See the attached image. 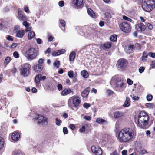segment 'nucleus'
<instances>
[{
	"mask_svg": "<svg viewBox=\"0 0 155 155\" xmlns=\"http://www.w3.org/2000/svg\"><path fill=\"white\" fill-rule=\"evenodd\" d=\"M55 121H56V124L57 125L59 126L61 124V120L58 119V118L55 119Z\"/></svg>",
	"mask_w": 155,
	"mask_h": 155,
	"instance_id": "a19ab883",
	"label": "nucleus"
},
{
	"mask_svg": "<svg viewBox=\"0 0 155 155\" xmlns=\"http://www.w3.org/2000/svg\"><path fill=\"white\" fill-rule=\"evenodd\" d=\"M134 132L130 128H125L121 130L117 134V139L120 142L124 143L129 142L133 137Z\"/></svg>",
	"mask_w": 155,
	"mask_h": 155,
	"instance_id": "f257e3e1",
	"label": "nucleus"
},
{
	"mask_svg": "<svg viewBox=\"0 0 155 155\" xmlns=\"http://www.w3.org/2000/svg\"><path fill=\"white\" fill-rule=\"evenodd\" d=\"M19 134L17 132H14L12 135L11 138L14 141H18L20 138Z\"/></svg>",
	"mask_w": 155,
	"mask_h": 155,
	"instance_id": "dca6fc26",
	"label": "nucleus"
},
{
	"mask_svg": "<svg viewBox=\"0 0 155 155\" xmlns=\"http://www.w3.org/2000/svg\"><path fill=\"white\" fill-rule=\"evenodd\" d=\"M120 27L122 31L126 33L130 32L131 29L130 24L125 22H123L120 24Z\"/></svg>",
	"mask_w": 155,
	"mask_h": 155,
	"instance_id": "0eeeda50",
	"label": "nucleus"
},
{
	"mask_svg": "<svg viewBox=\"0 0 155 155\" xmlns=\"http://www.w3.org/2000/svg\"><path fill=\"white\" fill-rule=\"evenodd\" d=\"M72 103L74 106L77 107L79 105L81 101L79 97L78 96H73L72 97Z\"/></svg>",
	"mask_w": 155,
	"mask_h": 155,
	"instance_id": "4468645a",
	"label": "nucleus"
},
{
	"mask_svg": "<svg viewBox=\"0 0 155 155\" xmlns=\"http://www.w3.org/2000/svg\"><path fill=\"white\" fill-rule=\"evenodd\" d=\"M17 45V44L16 43H13L12 44V45L11 46V48L14 49L15 48Z\"/></svg>",
	"mask_w": 155,
	"mask_h": 155,
	"instance_id": "774afa93",
	"label": "nucleus"
},
{
	"mask_svg": "<svg viewBox=\"0 0 155 155\" xmlns=\"http://www.w3.org/2000/svg\"><path fill=\"white\" fill-rule=\"evenodd\" d=\"M4 144V139L1 137H0V149L3 147Z\"/></svg>",
	"mask_w": 155,
	"mask_h": 155,
	"instance_id": "f704fd0d",
	"label": "nucleus"
},
{
	"mask_svg": "<svg viewBox=\"0 0 155 155\" xmlns=\"http://www.w3.org/2000/svg\"><path fill=\"white\" fill-rule=\"evenodd\" d=\"M131 98L134 101H137L139 99V97L137 95H135L134 94H132L130 95Z\"/></svg>",
	"mask_w": 155,
	"mask_h": 155,
	"instance_id": "4c0bfd02",
	"label": "nucleus"
},
{
	"mask_svg": "<svg viewBox=\"0 0 155 155\" xmlns=\"http://www.w3.org/2000/svg\"><path fill=\"white\" fill-rule=\"evenodd\" d=\"M66 50L64 49L55 51L52 53V55L53 56H57L64 53Z\"/></svg>",
	"mask_w": 155,
	"mask_h": 155,
	"instance_id": "2eb2a0df",
	"label": "nucleus"
},
{
	"mask_svg": "<svg viewBox=\"0 0 155 155\" xmlns=\"http://www.w3.org/2000/svg\"><path fill=\"white\" fill-rule=\"evenodd\" d=\"M60 24H61V25L62 26L64 27L65 26V21L64 20L61 19H60Z\"/></svg>",
	"mask_w": 155,
	"mask_h": 155,
	"instance_id": "09e8293b",
	"label": "nucleus"
},
{
	"mask_svg": "<svg viewBox=\"0 0 155 155\" xmlns=\"http://www.w3.org/2000/svg\"><path fill=\"white\" fill-rule=\"evenodd\" d=\"M123 18L124 20L128 21L129 22H131L132 21V19L129 18L123 15Z\"/></svg>",
	"mask_w": 155,
	"mask_h": 155,
	"instance_id": "58836bf2",
	"label": "nucleus"
},
{
	"mask_svg": "<svg viewBox=\"0 0 155 155\" xmlns=\"http://www.w3.org/2000/svg\"><path fill=\"white\" fill-rule=\"evenodd\" d=\"M148 55L145 52H144L142 56V61L143 62H144L147 61V57Z\"/></svg>",
	"mask_w": 155,
	"mask_h": 155,
	"instance_id": "7c9ffc66",
	"label": "nucleus"
},
{
	"mask_svg": "<svg viewBox=\"0 0 155 155\" xmlns=\"http://www.w3.org/2000/svg\"><path fill=\"white\" fill-rule=\"evenodd\" d=\"M41 75L40 74H38L37 75L35 78V81L36 84H39L41 80Z\"/></svg>",
	"mask_w": 155,
	"mask_h": 155,
	"instance_id": "4be33fe9",
	"label": "nucleus"
},
{
	"mask_svg": "<svg viewBox=\"0 0 155 155\" xmlns=\"http://www.w3.org/2000/svg\"><path fill=\"white\" fill-rule=\"evenodd\" d=\"M31 66L28 63H25L22 64L20 67V73L22 76H27L29 74Z\"/></svg>",
	"mask_w": 155,
	"mask_h": 155,
	"instance_id": "39448f33",
	"label": "nucleus"
},
{
	"mask_svg": "<svg viewBox=\"0 0 155 155\" xmlns=\"http://www.w3.org/2000/svg\"><path fill=\"white\" fill-rule=\"evenodd\" d=\"M110 155H119L117 150H115L110 154Z\"/></svg>",
	"mask_w": 155,
	"mask_h": 155,
	"instance_id": "680f3d73",
	"label": "nucleus"
},
{
	"mask_svg": "<svg viewBox=\"0 0 155 155\" xmlns=\"http://www.w3.org/2000/svg\"><path fill=\"white\" fill-rule=\"evenodd\" d=\"M63 132L64 134H67L68 133V131L67 128L66 127H64L63 128Z\"/></svg>",
	"mask_w": 155,
	"mask_h": 155,
	"instance_id": "338daca9",
	"label": "nucleus"
},
{
	"mask_svg": "<svg viewBox=\"0 0 155 155\" xmlns=\"http://www.w3.org/2000/svg\"><path fill=\"white\" fill-rule=\"evenodd\" d=\"M81 74L82 77L85 78H88V74L87 71L86 70H83L81 72Z\"/></svg>",
	"mask_w": 155,
	"mask_h": 155,
	"instance_id": "bb28decb",
	"label": "nucleus"
},
{
	"mask_svg": "<svg viewBox=\"0 0 155 155\" xmlns=\"http://www.w3.org/2000/svg\"><path fill=\"white\" fill-rule=\"evenodd\" d=\"M27 21H24L23 22V24L25 27L28 28L30 26V24Z\"/></svg>",
	"mask_w": 155,
	"mask_h": 155,
	"instance_id": "79ce46f5",
	"label": "nucleus"
},
{
	"mask_svg": "<svg viewBox=\"0 0 155 155\" xmlns=\"http://www.w3.org/2000/svg\"><path fill=\"white\" fill-rule=\"evenodd\" d=\"M44 61H45V60L44 59H43L42 58H41L39 59V60H38V63L39 64H43L44 63Z\"/></svg>",
	"mask_w": 155,
	"mask_h": 155,
	"instance_id": "e2e57ef3",
	"label": "nucleus"
},
{
	"mask_svg": "<svg viewBox=\"0 0 155 155\" xmlns=\"http://www.w3.org/2000/svg\"><path fill=\"white\" fill-rule=\"evenodd\" d=\"M134 45V49L139 50L141 48V46L138 43H136Z\"/></svg>",
	"mask_w": 155,
	"mask_h": 155,
	"instance_id": "e433bc0d",
	"label": "nucleus"
},
{
	"mask_svg": "<svg viewBox=\"0 0 155 155\" xmlns=\"http://www.w3.org/2000/svg\"><path fill=\"white\" fill-rule=\"evenodd\" d=\"M24 55L28 60H31L37 58L38 55V51L34 48L31 47L24 51Z\"/></svg>",
	"mask_w": 155,
	"mask_h": 155,
	"instance_id": "7ed1b4c3",
	"label": "nucleus"
},
{
	"mask_svg": "<svg viewBox=\"0 0 155 155\" xmlns=\"http://www.w3.org/2000/svg\"><path fill=\"white\" fill-rule=\"evenodd\" d=\"M145 69V68L143 67H141L139 69V71L140 73H142L143 72Z\"/></svg>",
	"mask_w": 155,
	"mask_h": 155,
	"instance_id": "864d4df0",
	"label": "nucleus"
},
{
	"mask_svg": "<svg viewBox=\"0 0 155 155\" xmlns=\"http://www.w3.org/2000/svg\"><path fill=\"white\" fill-rule=\"evenodd\" d=\"M147 101H151L153 98V96L151 94H148L146 97Z\"/></svg>",
	"mask_w": 155,
	"mask_h": 155,
	"instance_id": "ea45409f",
	"label": "nucleus"
},
{
	"mask_svg": "<svg viewBox=\"0 0 155 155\" xmlns=\"http://www.w3.org/2000/svg\"><path fill=\"white\" fill-rule=\"evenodd\" d=\"M92 152L96 155H102V151L100 147L93 146L91 147Z\"/></svg>",
	"mask_w": 155,
	"mask_h": 155,
	"instance_id": "9b49d317",
	"label": "nucleus"
},
{
	"mask_svg": "<svg viewBox=\"0 0 155 155\" xmlns=\"http://www.w3.org/2000/svg\"><path fill=\"white\" fill-rule=\"evenodd\" d=\"M149 119V117L147 114L144 111H142L138 115L136 123L140 127L145 129L148 123Z\"/></svg>",
	"mask_w": 155,
	"mask_h": 155,
	"instance_id": "f03ea898",
	"label": "nucleus"
},
{
	"mask_svg": "<svg viewBox=\"0 0 155 155\" xmlns=\"http://www.w3.org/2000/svg\"><path fill=\"white\" fill-rule=\"evenodd\" d=\"M76 54L75 52L72 51L69 55V60L70 61H73L75 57Z\"/></svg>",
	"mask_w": 155,
	"mask_h": 155,
	"instance_id": "393cba45",
	"label": "nucleus"
},
{
	"mask_svg": "<svg viewBox=\"0 0 155 155\" xmlns=\"http://www.w3.org/2000/svg\"><path fill=\"white\" fill-rule=\"evenodd\" d=\"M69 127L71 130H74L75 128V126L74 124H71L69 126Z\"/></svg>",
	"mask_w": 155,
	"mask_h": 155,
	"instance_id": "13d9d810",
	"label": "nucleus"
},
{
	"mask_svg": "<svg viewBox=\"0 0 155 155\" xmlns=\"http://www.w3.org/2000/svg\"><path fill=\"white\" fill-rule=\"evenodd\" d=\"M123 115L122 112L119 111H117L115 112L114 114V117L115 118H117L120 117Z\"/></svg>",
	"mask_w": 155,
	"mask_h": 155,
	"instance_id": "c756f323",
	"label": "nucleus"
},
{
	"mask_svg": "<svg viewBox=\"0 0 155 155\" xmlns=\"http://www.w3.org/2000/svg\"><path fill=\"white\" fill-rule=\"evenodd\" d=\"M90 104L88 103H85L84 104L83 106L86 108H88L90 106Z\"/></svg>",
	"mask_w": 155,
	"mask_h": 155,
	"instance_id": "bf43d9fd",
	"label": "nucleus"
},
{
	"mask_svg": "<svg viewBox=\"0 0 155 155\" xmlns=\"http://www.w3.org/2000/svg\"><path fill=\"white\" fill-rule=\"evenodd\" d=\"M43 66L41 65L36 64L35 65L34 67V69L35 72H39L42 70Z\"/></svg>",
	"mask_w": 155,
	"mask_h": 155,
	"instance_id": "6ab92c4d",
	"label": "nucleus"
},
{
	"mask_svg": "<svg viewBox=\"0 0 155 155\" xmlns=\"http://www.w3.org/2000/svg\"><path fill=\"white\" fill-rule=\"evenodd\" d=\"M18 16L17 17L20 21L27 20V17L20 8H18Z\"/></svg>",
	"mask_w": 155,
	"mask_h": 155,
	"instance_id": "1a4fd4ad",
	"label": "nucleus"
},
{
	"mask_svg": "<svg viewBox=\"0 0 155 155\" xmlns=\"http://www.w3.org/2000/svg\"><path fill=\"white\" fill-rule=\"evenodd\" d=\"M149 55L150 56L153 58H154L155 57V53L150 52L149 53Z\"/></svg>",
	"mask_w": 155,
	"mask_h": 155,
	"instance_id": "052dcab7",
	"label": "nucleus"
},
{
	"mask_svg": "<svg viewBox=\"0 0 155 155\" xmlns=\"http://www.w3.org/2000/svg\"><path fill=\"white\" fill-rule=\"evenodd\" d=\"M116 90L119 92L123 91L126 86V84L121 80L117 81L116 84Z\"/></svg>",
	"mask_w": 155,
	"mask_h": 155,
	"instance_id": "423d86ee",
	"label": "nucleus"
},
{
	"mask_svg": "<svg viewBox=\"0 0 155 155\" xmlns=\"http://www.w3.org/2000/svg\"><path fill=\"white\" fill-rule=\"evenodd\" d=\"M150 66L152 68H154L155 67V60L152 61Z\"/></svg>",
	"mask_w": 155,
	"mask_h": 155,
	"instance_id": "69168bd1",
	"label": "nucleus"
},
{
	"mask_svg": "<svg viewBox=\"0 0 155 155\" xmlns=\"http://www.w3.org/2000/svg\"><path fill=\"white\" fill-rule=\"evenodd\" d=\"M134 50V45H130L125 48V51L127 53H130L133 52V50Z\"/></svg>",
	"mask_w": 155,
	"mask_h": 155,
	"instance_id": "a211bd4d",
	"label": "nucleus"
},
{
	"mask_svg": "<svg viewBox=\"0 0 155 155\" xmlns=\"http://www.w3.org/2000/svg\"><path fill=\"white\" fill-rule=\"evenodd\" d=\"M11 61V58L9 56L7 57L5 59L4 63L5 65L8 64V63L10 62Z\"/></svg>",
	"mask_w": 155,
	"mask_h": 155,
	"instance_id": "72a5a7b5",
	"label": "nucleus"
},
{
	"mask_svg": "<svg viewBox=\"0 0 155 155\" xmlns=\"http://www.w3.org/2000/svg\"><path fill=\"white\" fill-rule=\"evenodd\" d=\"M135 28L138 31H144L146 29V26L142 23H138L135 25Z\"/></svg>",
	"mask_w": 155,
	"mask_h": 155,
	"instance_id": "ddd939ff",
	"label": "nucleus"
},
{
	"mask_svg": "<svg viewBox=\"0 0 155 155\" xmlns=\"http://www.w3.org/2000/svg\"><path fill=\"white\" fill-rule=\"evenodd\" d=\"M114 93L113 92L110 90H107L106 91V94L108 96Z\"/></svg>",
	"mask_w": 155,
	"mask_h": 155,
	"instance_id": "de8ad7c7",
	"label": "nucleus"
},
{
	"mask_svg": "<svg viewBox=\"0 0 155 155\" xmlns=\"http://www.w3.org/2000/svg\"><path fill=\"white\" fill-rule=\"evenodd\" d=\"M68 75L70 78H72L74 76V72L73 71H70L68 72Z\"/></svg>",
	"mask_w": 155,
	"mask_h": 155,
	"instance_id": "a18cd8bd",
	"label": "nucleus"
},
{
	"mask_svg": "<svg viewBox=\"0 0 155 155\" xmlns=\"http://www.w3.org/2000/svg\"><path fill=\"white\" fill-rule=\"evenodd\" d=\"M85 130V127L84 126H82L81 128L79 129V131L80 133H82L84 132Z\"/></svg>",
	"mask_w": 155,
	"mask_h": 155,
	"instance_id": "8fccbe9b",
	"label": "nucleus"
},
{
	"mask_svg": "<svg viewBox=\"0 0 155 155\" xmlns=\"http://www.w3.org/2000/svg\"><path fill=\"white\" fill-rule=\"evenodd\" d=\"M145 105L146 107L150 108L152 109L153 107V104L151 103H147L145 104Z\"/></svg>",
	"mask_w": 155,
	"mask_h": 155,
	"instance_id": "c9c22d12",
	"label": "nucleus"
},
{
	"mask_svg": "<svg viewBox=\"0 0 155 155\" xmlns=\"http://www.w3.org/2000/svg\"><path fill=\"white\" fill-rule=\"evenodd\" d=\"M84 118L87 120H89L91 119V117L90 116L85 115L84 116Z\"/></svg>",
	"mask_w": 155,
	"mask_h": 155,
	"instance_id": "0e129e2a",
	"label": "nucleus"
},
{
	"mask_svg": "<svg viewBox=\"0 0 155 155\" xmlns=\"http://www.w3.org/2000/svg\"><path fill=\"white\" fill-rule=\"evenodd\" d=\"M130 103V98L128 97H126V100L123 106L124 107H129Z\"/></svg>",
	"mask_w": 155,
	"mask_h": 155,
	"instance_id": "5701e85b",
	"label": "nucleus"
},
{
	"mask_svg": "<svg viewBox=\"0 0 155 155\" xmlns=\"http://www.w3.org/2000/svg\"><path fill=\"white\" fill-rule=\"evenodd\" d=\"M96 122L100 124H102L105 123H106L107 121L104 120L101 118H97L96 120Z\"/></svg>",
	"mask_w": 155,
	"mask_h": 155,
	"instance_id": "a878e982",
	"label": "nucleus"
},
{
	"mask_svg": "<svg viewBox=\"0 0 155 155\" xmlns=\"http://www.w3.org/2000/svg\"><path fill=\"white\" fill-rule=\"evenodd\" d=\"M90 88L89 87H87L81 93V96L83 97H86L89 94Z\"/></svg>",
	"mask_w": 155,
	"mask_h": 155,
	"instance_id": "aec40b11",
	"label": "nucleus"
},
{
	"mask_svg": "<svg viewBox=\"0 0 155 155\" xmlns=\"http://www.w3.org/2000/svg\"><path fill=\"white\" fill-rule=\"evenodd\" d=\"M147 26L150 30L151 31L153 28V27L152 25L150 23H148L147 24Z\"/></svg>",
	"mask_w": 155,
	"mask_h": 155,
	"instance_id": "c03bdc74",
	"label": "nucleus"
},
{
	"mask_svg": "<svg viewBox=\"0 0 155 155\" xmlns=\"http://www.w3.org/2000/svg\"><path fill=\"white\" fill-rule=\"evenodd\" d=\"M18 27L16 26L14 27V31L16 34L15 36L17 38H22L25 34V32L24 30H18Z\"/></svg>",
	"mask_w": 155,
	"mask_h": 155,
	"instance_id": "f8f14e48",
	"label": "nucleus"
},
{
	"mask_svg": "<svg viewBox=\"0 0 155 155\" xmlns=\"http://www.w3.org/2000/svg\"><path fill=\"white\" fill-rule=\"evenodd\" d=\"M33 119L34 120H38V123L42 124H47L48 121V119L46 117L41 115H38L37 117L34 118Z\"/></svg>",
	"mask_w": 155,
	"mask_h": 155,
	"instance_id": "9d476101",
	"label": "nucleus"
},
{
	"mask_svg": "<svg viewBox=\"0 0 155 155\" xmlns=\"http://www.w3.org/2000/svg\"><path fill=\"white\" fill-rule=\"evenodd\" d=\"M64 3L63 1H60L58 3L59 5L61 7H62L64 5Z\"/></svg>",
	"mask_w": 155,
	"mask_h": 155,
	"instance_id": "603ef678",
	"label": "nucleus"
},
{
	"mask_svg": "<svg viewBox=\"0 0 155 155\" xmlns=\"http://www.w3.org/2000/svg\"><path fill=\"white\" fill-rule=\"evenodd\" d=\"M111 47V44L110 43L107 42L103 45V48L104 49H108Z\"/></svg>",
	"mask_w": 155,
	"mask_h": 155,
	"instance_id": "c85d7f7f",
	"label": "nucleus"
},
{
	"mask_svg": "<svg viewBox=\"0 0 155 155\" xmlns=\"http://www.w3.org/2000/svg\"><path fill=\"white\" fill-rule=\"evenodd\" d=\"M51 49L50 48H49L46 50L44 51L45 54H49L51 53Z\"/></svg>",
	"mask_w": 155,
	"mask_h": 155,
	"instance_id": "4d7b16f0",
	"label": "nucleus"
},
{
	"mask_svg": "<svg viewBox=\"0 0 155 155\" xmlns=\"http://www.w3.org/2000/svg\"><path fill=\"white\" fill-rule=\"evenodd\" d=\"M145 33L147 35L151 36L152 35V32L150 30H147L145 31Z\"/></svg>",
	"mask_w": 155,
	"mask_h": 155,
	"instance_id": "3c124183",
	"label": "nucleus"
},
{
	"mask_svg": "<svg viewBox=\"0 0 155 155\" xmlns=\"http://www.w3.org/2000/svg\"><path fill=\"white\" fill-rule=\"evenodd\" d=\"M24 10L27 13H29L30 12L29 9V7L26 5L24 7Z\"/></svg>",
	"mask_w": 155,
	"mask_h": 155,
	"instance_id": "37998d69",
	"label": "nucleus"
},
{
	"mask_svg": "<svg viewBox=\"0 0 155 155\" xmlns=\"http://www.w3.org/2000/svg\"><path fill=\"white\" fill-rule=\"evenodd\" d=\"M12 155H25V154L21 151H14L12 153Z\"/></svg>",
	"mask_w": 155,
	"mask_h": 155,
	"instance_id": "2f4dec72",
	"label": "nucleus"
},
{
	"mask_svg": "<svg viewBox=\"0 0 155 155\" xmlns=\"http://www.w3.org/2000/svg\"><path fill=\"white\" fill-rule=\"evenodd\" d=\"M83 0H74V3L76 7L79 8L82 7Z\"/></svg>",
	"mask_w": 155,
	"mask_h": 155,
	"instance_id": "f3484780",
	"label": "nucleus"
},
{
	"mask_svg": "<svg viewBox=\"0 0 155 155\" xmlns=\"http://www.w3.org/2000/svg\"><path fill=\"white\" fill-rule=\"evenodd\" d=\"M87 12L88 14L91 17L94 18H96V15L94 12L91 8H88L87 10Z\"/></svg>",
	"mask_w": 155,
	"mask_h": 155,
	"instance_id": "412c9836",
	"label": "nucleus"
},
{
	"mask_svg": "<svg viewBox=\"0 0 155 155\" xmlns=\"http://www.w3.org/2000/svg\"><path fill=\"white\" fill-rule=\"evenodd\" d=\"M53 64L54 68H58L59 67L60 63L59 61L56 60L53 63Z\"/></svg>",
	"mask_w": 155,
	"mask_h": 155,
	"instance_id": "473e14b6",
	"label": "nucleus"
},
{
	"mask_svg": "<svg viewBox=\"0 0 155 155\" xmlns=\"http://www.w3.org/2000/svg\"><path fill=\"white\" fill-rule=\"evenodd\" d=\"M71 92V90L70 89H65L62 91L61 92V94L62 96H65Z\"/></svg>",
	"mask_w": 155,
	"mask_h": 155,
	"instance_id": "b1692460",
	"label": "nucleus"
},
{
	"mask_svg": "<svg viewBox=\"0 0 155 155\" xmlns=\"http://www.w3.org/2000/svg\"><path fill=\"white\" fill-rule=\"evenodd\" d=\"M14 57L15 58H18L19 56V54L17 51H15L13 54Z\"/></svg>",
	"mask_w": 155,
	"mask_h": 155,
	"instance_id": "49530a36",
	"label": "nucleus"
},
{
	"mask_svg": "<svg viewBox=\"0 0 155 155\" xmlns=\"http://www.w3.org/2000/svg\"><path fill=\"white\" fill-rule=\"evenodd\" d=\"M127 82L128 85H131L133 84V81L130 79L128 78L127 80Z\"/></svg>",
	"mask_w": 155,
	"mask_h": 155,
	"instance_id": "5fc2aeb1",
	"label": "nucleus"
},
{
	"mask_svg": "<svg viewBox=\"0 0 155 155\" xmlns=\"http://www.w3.org/2000/svg\"><path fill=\"white\" fill-rule=\"evenodd\" d=\"M128 61L125 59L121 58L119 59L117 62L118 68L123 70L126 68Z\"/></svg>",
	"mask_w": 155,
	"mask_h": 155,
	"instance_id": "6e6552de",
	"label": "nucleus"
},
{
	"mask_svg": "<svg viewBox=\"0 0 155 155\" xmlns=\"http://www.w3.org/2000/svg\"><path fill=\"white\" fill-rule=\"evenodd\" d=\"M142 7L145 11L150 12L155 8V1L154 0H143Z\"/></svg>",
	"mask_w": 155,
	"mask_h": 155,
	"instance_id": "20e7f679",
	"label": "nucleus"
},
{
	"mask_svg": "<svg viewBox=\"0 0 155 155\" xmlns=\"http://www.w3.org/2000/svg\"><path fill=\"white\" fill-rule=\"evenodd\" d=\"M35 33L33 31H30L28 35V39H32L33 38L36 39L35 37Z\"/></svg>",
	"mask_w": 155,
	"mask_h": 155,
	"instance_id": "cd10ccee",
	"label": "nucleus"
},
{
	"mask_svg": "<svg viewBox=\"0 0 155 155\" xmlns=\"http://www.w3.org/2000/svg\"><path fill=\"white\" fill-rule=\"evenodd\" d=\"M147 151L145 150H141L139 153L141 155H143V154L147 153Z\"/></svg>",
	"mask_w": 155,
	"mask_h": 155,
	"instance_id": "6e6d98bb",
	"label": "nucleus"
}]
</instances>
